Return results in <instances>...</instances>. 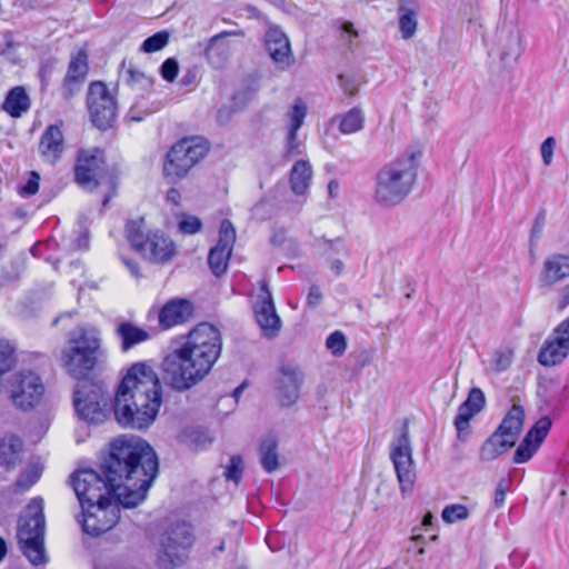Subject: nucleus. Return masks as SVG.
I'll use <instances>...</instances> for the list:
<instances>
[{
  "label": "nucleus",
  "mask_w": 569,
  "mask_h": 569,
  "mask_svg": "<svg viewBox=\"0 0 569 569\" xmlns=\"http://www.w3.org/2000/svg\"><path fill=\"white\" fill-rule=\"evenodd\" d=\"M485 405V395L479 388H472L466 401L459 408L455 418V427L460 438L468 430L470 419L477 415Z\"/></svg>",
  "instance_id": "a878e982"
},
{
  "label": "nucleus",
  "mask_w": 569,
  "mask_h": 569,
  "mask_svg": "<svg viewBox=\"0 0 569 569\" xmlns=\"http://www.w3.org/2000/svg\"><path fill=\"white\" fill-rule=\"evenodd\" d=\"M525 410L519 405H513L508 411L496 433L515 446L523 426Z\"/></svg>",
  "instance_id": "c85d7f7f"
},
{
  "label": "nucleus",
  "mask_w": 569,
  "mask_h": 569,
  "mask_svg": "<svg viewBox=\"0 0 569 569\" xmlns=\"http://www.w3.org/2000/svg\"><path fill=\"white\" fill-rule=\"evenodd\" d=\"M543 229V217H538L532 226L531 236L532 237H539Z\"/></svg>",
  "instance_id": "0e129e2a"
},
{
  "label": "nucleus",
  "mask_w": 569,
  "mask_h": 569,
  "mask_svg": "<svg viewBox=\"0 0 569 569\" xmlns=\"http://www.w3.org/2000/svg\"><path fill=\"white\" fill-rule=\"evenodd\" d=\"M389 456L392 462L402 497L409 496L415 487L417 472L412 458V447L409 437V428L405 423L395 433Z\"/></svg>",
  "instance_id": "1a4fd4ad"
},
{
  "label": "nucleus",
  "mask_w": 569,
  "mask_h": 569,
  "mask_svg": "<svg viewBox=\"0 0 569 569\" xmlns=\"http://www.w3.org/2000/svg\"><path fill=\"white\" fill-rule=\"evenodd\" d=\"M160 70L162 78L168 82H172L174 81L179 72L178 61L174 58H169L164 60Z\"/></svg>",
  "instance_id": "5fc2aeb1"
},
{
  "label": "nucleus",
  "mask_w": 569,
  "mask_h": 569,
  "mask_svg": "<svg viewBox=\"0 0 569 569\" xmlns=\"http://www.w3.org/2000/svg\"><path fill=\"white\" fill-rule=\"evenodd\" d=\"M469 515V509L465 505L452 503L443 508L441 517L445 522L455 523L467 519Z\"/></svg>",
  "instance_id": "37998d69"
},
{
  "label": "nucleus",
  "mask_w": 569,
  "mask_h": 569,
  "mask_svg": "<svg viewBox=\"0 0 569 569\" xmlns=\"http://www.w3.org/2000/svg\"><path fill=\"white\" fill-rule=\"evenodd\" d=\"M316 246L322 254L332 257L333 254H345L346 246L340 238L329 240L326 238H319L316 240Z\"/></svg>",
  "instance_id": "c03bdc74"
},
{
  "label": "nucleus",
  "mask_w": 569,
  "mask_h": 569,
  "mask_svg": "<svg viewBox=\"0 0 569 569\" xmlns=\"http://www.w3.org/2000/svg\"><path fill=\"white\" fill-rule=\"evenodd\" d=\"M421 150L409 148L399 157L385 164L375 180V200L383 207L402 202L412 191Z\"/></svg>",
  "instance_id": "7ed1b4c3"
},
{
  "label": "nucleus",
  "mask_w": 569,
  "mask_h": 569,
  "mask_svg": "<svg viewBox=\"0 0 569 569\" xmlns=\"http://www.w3.org/2000/svg\"><path fill=\"white\" fill-rule=\"evenodd\" d=\"M307 116V106L300 99L296 100L292 104L291 109L287 113L289 123L287 130L297 131L303 124L305 118Z\"/></svg>",
  "instance_id": "ea45409f"
},
{
  "label": "nucleus",
  "mask_w": 569,
  "mask_h": 569,
  "mask_svg": "<svg viewBox=\"0 0 569 569\" xmlns=\"http://www.w3.org/2000/svg\"><path fill=\"white\" fill-rule=\"evenodd\" d=\"M89 247V240L87 234H82L78 238L76 249L84 250Z\"/></svg>",
  "instance_id": "774afa93"
},
{
  "label": "nucleus",
  "mask_w": 569,
  "mask_h": 569,
  "mask_svg": "<svg viewBox=\"0 0 569 569\" xmlns=\"http://www.w3.org/2000/svg\"><path fill=\"white\" fill-rule=\"evenodd\" d=\"M209 149V142L202 137L179 140L167 154L163 163L164 178L171 183L181 181L207 156Z\"/></svg>",
  "instance_id": "6e6552de"
},
{
  "label": "nucleus",
  "mask_w": 569,
  "mask_h": 569,
  "mask_svg": "<svg viewBox=\"0 0 569 569\" xmlns=\"http://www.w3.org/2000/svg\"><path fill=\"white\" fill-rule=\"evenodd\" d=\"M170 34L162 30L144 40V52H156L163 49L169 43Z\"/></svg>",
  "instance_id": "09e8293b"
},
{
  "label": "nucleus",
  "mask_w": 569,
  "mask_h": 569,
  "mask_svg": "<svg viewBox=\"0 0 569 569\" xmlns=\"http://www.w3.org/2000/svg\"><path fill=\"white\" fill-rule=\"evenodd\" d=\"M116 335L121 341V350L123 352H127L142 341V330L126 320L118 323Z\"/></svg>",
  "instance_id": "72a5a7b5"
},
{
  "label": "nucleus",
  "mask_w": 569,
  "mask_h": 569,
  "mask_svg": "<svg viewBox=\"0 0 569 569\" xmlns=\"http://www.w3.org/2000/svg\"><path fill=\"white\" fill-rule=\"evenodd\" d=\"M121 259L126 267L130 270L131 274L136 278H139V261L129 259L123 253L121 254Z\"/></svg>",
  "instance_id": "680f3d73"
},
{
  "label": "nucleus",
  "mask_w": 569,
  "mask_h": 569,
  "mask_svg": "<svg viewBox=\"0 0 569 569\" xmlns=\"http://www.w3.org/2000/svg\"><path fill=\"white\" fill-rule=\"evenodd\" d=\"M243 475V461L240 456H232L229 460V465L226 468L224 477L228 481H232L238 485Z\"/></svg>",
  "instance_id": "49530a36"
},
{
  "label": "nucleus",
  "mask_w": 569,
  "mask_h": 569,
  "mask_svg": "<svg viewBox=\"0 0 569 569\" xmlns=\"http://www.w3.org/2000/svg\"><path fill=\"white\" fill-rule=\"evenodd\" d=\"M326 347L333 356L343 355L347 348L345 335L341 331L332 332L326 340Z\"/></svg>",
  "instance_id": "de8ad7c7"
},
{
  "label": "nucleus",
  "mask_w": 569,
  "mask_h": 569,
  "mask_svg": "<svg viewBox=\"0 0 569 569\" xmlns=\"http://www.w3.org/2000/svg\"><path fill=\"white\" fill-rule=\"evenodd\" d=\"M507 488L503 481H500L495 492V506L501 508L505 503Z\"/></svg>",
  "instance_id": "052dcab7"
},
{
  "label": "nucleus",
  "mask_w": 569,
  "mask_h": 569,
  "mask_svg": "<svg viewBox=\"0 0 569 569\" xmlns=\"http://www.w3.org/2000/svg\"><path fill=\"white\" fill-rule=\"evenodd\" d=\"M44 387L33 371H20L8 380V393L12 403L20 409L33 408L42 398Z\"/></svg>",
  "instance_id": "9b49d317"
},
{
  "label": "nucleus",
  "mask_w": 569,
  "mask_h": 569,
  "mask_svg": "<svg viewBox=\"0 0 569 569\" xmlns=\"http://www.w3.org/2000/svg\"><path fill=\"white\" fill-rule=\"evenodd\" d=\"M513 447L500 433H493L481 447L480 458L483 461H492L509 448Z\"/></svg>",
  "instance_id": "f704fd0d"
},
{
  "label": "nucleus",
  "mask_w": 569,
  "mask_h": 569,
  "mask_svg": "<svg viewBox=\"0 0 569 569\" xmlns=\"http://www.w3.org/2000/svg\"><path fill=\"white\" fill-rule=\"evenodd\" d=\"M264 46L277 69L284 71L293 66L295 57L290 41L279 28L268 29L264 36Z\"/></svg>",
  "instance_id": "dca6fc26"
},
{
  "label": "nucleus",
  "mask_w": 569,
  "mask_h": 569,
  "mask_svg": "<svg viewBox=\"0 0 569 569\" xmlns=\"http://www.w3.org/2000/svg\"><path fill=\"white\" fill-rule=\"evenodd\" d=\"M399 30L402 39L412 38L418 27L419 3L417 0H398Z\"/></svg>",
  "instance_id": "cd10ccee"
},
{
  "label": "nucleus",
  "mask_w": 569,
  "mask_h": 569,
  "mask_svg": "<svg viewBox=\"0 0 569 569\" xmlns=\"http://www.w3.org/2000/svg\"><path fill=\"white\" fill-rule=\"evenodd\" d=\"M302 383L301 372L292 367H283L277 380V396L283 407H290L297 402Z\"/></svg>",
  "instance_id": "412c9836"
},
{
  "label": "nucleus",
  "mask_w": 569,
  "mask_h": 569,
  "mask_svg": "<svg viewBox=\"0 0 569 569\" xmlns=\"http://www.w3.org/2000/svg\"><path fill=\"white\" fill-rule=\"evenodd\" d=\"M569 278V256L553 253L548 256L539 274L541 287H552Z\"/></svg>",
  "instance_id": "5701e85b"
},
{
  "label": "nucleus",
  "mask_w": 569,
  "mask_h": 569,
  "mask_svg": "<svg viewBox=\"0 0 569 569\" xmlns=\"http://www.w3.org/2000/svg\"><path fill=\"white\" fill-rule=\"evenodd\" d=\"M43 535V500L33 498L19 519L17 533L23 553L33 565L46 562Z\"/></svg>",
  "instance_id": "0eeeda50"
},
{
  "label": "nucleus",
  "mask_w": 569,
  "mask_h": 569,
  "mask_svg": "<svg viewBox=\"0 0 569 569\" xmlns=\"http://www.w3.org/2000/svg\"><path fill=\"white\" fill-rule=\"evenodd\" d=\"M556 147V139L548 137L540 146V153L545 166H550L553 159V150Z\"/></svg>",
  "instance_id": "6e6d98bb"
},
{
  "label": "nucleus",
  "mask_w": 569,
  "mask_h": 569,
  "mask_svg": "<svg viewBox=\"0 0 569 569\" xmlns=\"http://www.w3.org/2000/svg\"><path fill=\"white\" fill-rule=\"evenodd\" d=\"M214 440V436L209 430H196L191 435V443L196 450L206 449Z\"/></svg>",
  "instance_id": "8fccbe9b"
},
{
  "label": "nucleus",
  "mask_w": 569,
  "mask_h": 569,
  "mask_svg": "<svg viewBox=\"0 0 569 569\" xmlns=\"http://www.w3.org/2000/svg\"><path fill=\"white\" fill-rule=\"evenodd\" d=\"M259 456L264 471L270 473L279 467L278 440L274 436H267L261 440Z\"/></svg>",
  "instance_id": "473e14b6"
},
{
  "label": "nucleus",
  "mask_w": 569,
  "mask_h": 569,
  "mask_svg": "<svg viewBox=\"0 0 569 569\" xmlns=\"http://www.w3.org/2000/svg\"><path fill=\"white\" fill-rule=\"evenodd\" d=\"M104 157L98 148L81 150L79 152L74 174L77 182L84 189H93L103 178Z\"/></svg>",
  "instance_id": "4468645a"
},
{
  "label": "nucleus",
  "mask_w": 569,
  "mask_h": 569,
  "mask_svg": "<svg viewBox=\"0 0 569 569\" xmlns=\"http://www.w3.org/2000/svg\"><path fill=\"white\" fill-rule=\"evenodd\" d=\"M88 108L93 124L99 129L111 127L117 118L116 99L102 82L91 83L88 93Z\"/></svg>",
  "instance_id": "ddd939ff"
},
{
  "label": "nucleus",
  "mask_w": 569,
  "mask_h": 569,
  "mask_svg": "<svg viewBox=\"0 0 569 569\" xmlns=\"http://www.w3.org/2000/svg\"><path fill=\"white\" fill-rule=\"evenodd\" d=\"M178 229L183 234H194L201 231L202 221L196 216L181 213L179 216Z\"/></svg>",
  "instance_id": "a18cd8bd"
},
{
  "label": "nucleus",
  "mask_w": 569,
  "mask_h": 569,
  "mask_svg": "<svg viewBox=\"0 0 569 569\" xmlns=\"http://www.w3.org/2000/svg\"><path fill=\"white\" fill-rule=\"evenodd\" d=\"M88 72V57L83 50L72 56L67 72V81H81Z\"/></svg>",
  "instance_id": "e433bc0d"
},
{
  "label": "nucleus",
  "mask_w": 569,
  "mask_h": 569,
  "mask_svg": "<svg viewBox=\"0 0 569 569\" xmlns=\"http://www.w3.org/2000/svg\"><path fill=\"white\" fill-rule=\"evenodd\" d=\"M101 346L100 331L92 326H79L68 335L67 346L60 353V365L68 375L84 380L97 365Z\"/></svg>",
  "instance_id": "20e7f679"
},
{
  "label": "nucleus",
  "mask_w": 569,
  "mask_h": 569,
  "mask_svg": "<svg viewBox=\"0 0 569 569\" xmlns=\"http://www.w3.org/2000/svg\"><path fill=\"white\" fill-rule=\"evenodd\" d=\"M141 460L140 437L123 435L114 439L102 473L83 469L71 476L80 506L117 500L124 508L137 507L142 501Z\"/></svg>",
  "instance_id": "f257e3e1"
},
{
  "label": "nucleus",
  "mask_w": 569,
  "mask_h": 569,
  "mask_svg": "<svg viewBox=\"0 0 569 569\" xmlns=\"http://www.w3.org/2000/svg\"><path fill=\"white\" fill-rule=\"evenodd\" d=\"M550 427L551 420L549 418L543 417L539 419L518 446L513 461L516 463H525L530 460L548 435Z\"/></svg>",
  "instance_id": "6ab92c4d"
},
{
  "label": "nucleus",
  "mask_w": 569,
  "mask_h": 569,
  "mask_svg": "<svg viewBox=\"0 0 569 569\" xmlns=\"http://www.w3.org/2000/svg\"><path fill=\"white\" fill-rule=\"evenodd\" d=\"M194 543L196 533L190 522H169L160 537L157 566L159 569H177L184 566L190 559Z\"/></svg>",
  "instance_id": "423d86ee"
},
{
  "label": "nucleus",
  "mask_w": 569,
  "mask_h": 569,
  "mask_svg": "<svg viewBox=\"0 0 569 569\" xmlns=\"http://www.w3.org/2000/svg\"><path fill=\"white\" fill-rule=\"evenodd\" d=\"M552 335L569 348V317L555 328Z\"/></svg>",
  "instance_id": "4d7b16f0"
},
{
  "label": "nucleus",
  "mask_w": 569,
  "mask_h": 569,
  "mask_svg": "<svg viewBox=\"0 0 569 569\" xmlns=\"http://www.w3.org/2000/svg\"><path fill=\"white\" fill-rule=\"evenodd\" d=\"M41 471V468L36 463L28 465L14 485L16 492L29 490L39 480Z\"/></svg>",
  "instance_id": "58836bf2"
},
{
  "label": "nucleus",
  "mask_w": 569,
  "mask_h": 569,
  "mask_svg": "<svg viewBox=\"0 0 569 569\" xmlns=\"http://www.w3.org/2000/svg\"><path fill=\"white\" fill-rule=\"evenodd\" d=\"M236 242V229L229 220H223L219 229L218 243L211 248L208 257V263L216 276L222 274L232 253Z\"/></svg>",
  "instance_id": "2eb2a0df"
},
{
  "label": "nucleus",
  "mask_w": 569,
  "mask_h": 569,
  "mask_svg": "<svg viewBox=\"0 0 569 569\" xmlns=\"http://www.w3.org/2000/svg\"><path fill=\"white\" fill-rule=\"evenodd\" d=\"M301 153L300 141L297 138V131L287 130L284 154L287 158H292Z\"/></svg>",
  "instance_id": "603ef678"
},
{
  "label": "nucleus",
  "mask_w": 569,
  "mask_h": 569,
  "mask_svg": "<svg viewBox=\"0 0 569 569\" xmlns=\"http://www.w3.org/2000/svg\"><path fill=\"white\" fill-rule=\"evenodd\" d=\"M120 77L130 86L138 84L142 78V72L132 66L131 62L127 63L126 61L122 63V68L120 71Z\"/></svg>",
  "instance_id": "3c124183"
},
{
  "label": "nucleus",
  "mask_w": 569,
  "mask_h": 569,
  "mask_svg": "<svg viewBox=\"0 0 569 569\" xmlns=\"http://www.w3.org/2000/svg\"><path fill=\"white\" fill-rule=\"evenodd\" d=\"M29 108L30 99L22 87L11 89L2 104V109L14 118L27 112Z\"/></svg>",
  "instance_id": "2f4dec72"
},
{
  "label": "nucleus",
  "mask_w": 569,
  "mask_h": 569,
  "mask_svg": "<svg viewBox=\"0 0 569 569\" xmlns=\"http://www.w3.org/2000/svg\"><path fill=\"white\" fill-rule=\"evenodd\" d=\"M106 398L100 385L91 380H81L76 385L73 407L78 417L89 423H101L107 415Z\"/></svg>",
  "instance_id": "9d476101"
},
{
  "label": "nucleus",
  "mask_w": 569,
  "mask_h": 569,
  "mask_svg": "<svg viewBox=\"0 0 569 569\" xmlns=\"http://www.w3.org/2000/svg\"><path fill=\"white\" fill-rule=\"evenodd\" d=\"M141 386L142 362H134L123 370L113 400L114 419L124 429L142 428V410L137 401Z\"/></svg>",
  "instance_id": "39448f33"
},
{
  "label": "nucleus",
  "mask_w": 569,
  "mask_h": 569,
  "mask_svg": "<svg viewBox=\"0 0 569 569\" xmlns=\"http://www.w3.org/2000/svg\"><path fill=\"white\" fill-rule=\"evenodd\" d=\"M221 350L222 338L218 328L202 322L171 342L161 369L174 390L187 391L208 376Z\"/></svg>",
  "instance_id": "f03ea898"
},
{
  "label": "nucleus",
  "mask_w": 569,
  "mask_h": 569,
  "mask_svg": "<svg viewBox=\"0 0 569 569\" xmlns=\"http://www.w3.org/2000/svg\"><path fill=\"white\" fill-rule=\"evenodd\" d=\"M322 299V292L319 288V286L313 284L309 288V292L307 296V303L309 307H317Z\"/></svg>",
  "instance_id": "bf43d9fd"
},
{
  "label": "nucleus",
  "mask_w": 569,
  "mask_h": 569,
  "mask_svg": "<svg viewBox=\"0 0 569 569\" xmlns=\"http://www.w3.org/2000/svg\"><path fill=\"white\" fill-rule=\"evenodd\" d=\"M118 501L83 505L80 521L82 530L90 536H99L110 530L119 519Z\"/></svg>",
  "instance_id": "f8f14e48"
},
{
  "label": "nucleus",
  "mask_w": 569,
  "mask_h": 569,
  "mask_svg": "<svg viewBox=\"0 0 569 569\" xmlns=\"http://www.w3.org/2000/svg\"><path fill=\"white\" fill-rule=\"evenodd\" d=\"M159 475V459L154 449L144 441V498Z\"/></svg>",
  "instance_id": "c9c22d12"
},
{
  "label": "nucleus",
  "mask_w": 569,
  "mask_h": 569,
  "mask_svg": "<svg viewBox=\"0 0 569 569\" xmlns=\"http://www.w3.org/2000/svg\"><path fill=\"white\" fill-rule=\"evenodd\" d=\"M261 291L260 301L254 306L256 319L263 335L272 338L281 328V319L276 311L271 292L266 283L261 286Z\"/></svg>",
  "instance_id": "f3484780"
},
{
  "label": "nucleus",
  "mask_w": 569,
  "mask_h": 569,
  "mask_svg": "<svg viewBox=\"0 0 569 569\" xmlns=\"http://www.w3.org/2000/svg\"><path fill=\"white\" fill-rule=\"evenodd\" d=\"M244 33L241 29L222 31L208 40V43L204 49V57L209 64L213 68L220 69L223 68L229 61L232 47L231 43L227 40L229 37H243Z\"/></svg>",
  "instance_id": "a211bd4d"
},
{
  "label": "nucleus",
  "mask_w": 569,
  "mask_h": 569,
  "mask_svg": "<svg viewBox=\"0 0 569 569\" xmlns=\"http://www.w3.org/2000/svg\"><path fill=\"white\" fill-rule=\"evenodd\" d=\"M193 307L186 299H172L168 301L159 312V323L163 329H170L189 320Z\"/></svg>",
  "instance_id": "393cba45"
},
{
  "label": "nucleus",
  "mask_w": 569,
  "mask_h": 569,
  "mask_svg": "<svg viewBox=\"0 0 569 569\" xmlns=\"http://www.w3.org/2000/svg\"><path fill=\"white\" fill-rule=\"evenodd\" d=\"M126 239L140 257L142 254V226L140 220H133L127 224Z\"/></svg>",
  "instance_id": "a19ab883"
},
{
  "label": "nucleus",
  "mask_w": 569,
  "mask_h": 569,
  "mask_svg": "<svg viewBox=\"0 0 569 569\" xmlns=\"http://www.w3.org/2000/svg\"><path fill=\"white\" fill-rule=\"evenodd\" d=\"M568 353L569 348L552 335L541 348L538 360L542 366H556L560 363Z\"/></svg>",
  "instance_id": "7c9ffc66"
},
{
  "label": "nucleus",
  "mask_w": 569,
  "mask_h": 569,
  "mask_svg": "<svg viewBox=\"0 0 569 569\" xmlns=\"http://www.w3.org/2000/svg\"><path fill=\"white\" fill-rule=\"evenodd\" d=\"M166 199L169 203L173 206H180L181 193L176 188H170L167 192Z\"/></svg>",
  "instance_id": "e2e57ef3"
},
{
  "label": "nucleus",
  "mask_w": 569,
  "mask_h": 569,
  "mask_svg": "<svg viewBox=\"0 0 569 569\" xmlns=\"http://www.w3.org/2000/svg\"><path fill=\"white\" fill-rule=\"evenodd\" d=\"M512 359L513 352L511 349L505 348L497 350L490 359L489 368L495 372H502L510 367Z\"/></svg>",
  "instance_id": "79ce46f5"
},
{
  "label": "nucleus",
  "mask_w": 569,
  "mask_h": 569,
  "mask_svg": "<svg viewBox=\"0 0 569 569\" xmlns=\"http://www.w3.org/2000/svg\"><path fill=\"white\" fill-rule=\"evenodd\" d=\"M339 189H340L339 182L337 180H331L328 183L329 197L330 198H336L338 196V193H339Z\"/></svg>",
  "instance_id": "338daca9"
},
{
  "label": "nucleus",
  "mask_w": 569,
  "mask_h": 569,
  "mask_svg": "<svg viewBox=\"0 0 569 569\" xmlns=\"http://www.w3.org/2000/svg\"><path fill=\"white\" fill-rule=\"evenodd\" d=\"M330 269L336 276H340L345 269V263L340 259H333Z\"/></svg>",
  "instance_id": "69168bd1"
},
{
  "label": "nucleus",
  "mask_w": 569,
  "mask_h": 569,
  "mask_svg": "<svg viewBox=\"0 0 569 569\" xmlns=\"http://www.w3.org/2000/svg\"><path fill=\"white\" fill-rule=\"evenodd\" d=\"M500 60L506 64L518 61L523 51L522 33L516 24H503L499 36Z\"/></svg>",
  "instance_id": "aec40b11"
},
{
  "label": "nucleus",
  "mask_w": 569,
  "mask_h": 569,
  "mask_svg": "<svg viewBox=\"0 0 569 569\" xmlns=\"http://www.w3.org/2000/svg\"><path fill=\"white\" fill-rule=\"evenodd\" d=\"M312 167L307 160H298L290 170V188L297 196L307 193L312 180Z\"/></svg>",
  "instance_id": "c756f323"
},
{
  "label": "nucleus",
  "mask_w": 569,
  "mask_h": 569,
  "mask_svg": "<svg viewBox=\"0 0 569 569\" xmlns=\"http://www.w3.org/2000/svg\"><path fill=\"white\" fill-rule=\"evenodd\" d=\"M150 253V260L157 263L167 262L174 254V243L162 232H153L144 241V251Z\"/></svg>",
  "instance_id": "bb28decb"
},
{
  "label": "nucleus",
  "mask_w": 569,
  "mask_h": 569,
  "mask_svg": "<svg viewBox=\"0 0 569 569\" xmlns=\"http://www.w3.org/2000/svg\"><path fill=\"white\" fill-rule=\"evenodd\" d=\"M40 177L36 171H31L29 177L22 186L19 187V193L23 197H29L39 190Z\"/></svg>",
  "instance_id": "864d4df0"
},
{
  "label": "nucleus",
  "mask_w": 569,
  "mask_h": 569,
  "mask_svg": "<svg viewBox=\"0 0 569 569\" xmlns=\"http://www.w3.org/2000/svg\"><path fill=\"white\" fill-rule=\"evenodd\" d=\"M64 150V138L60 126L50 124L42 133L38 151L43 162L56 164Z\"/></svg>",
  "instance_id": "4be33fe9"
},
{
  "label": "nucleus",
  "mask_w": 569,
  "mask_h": 569,
  "mask_svg": "<svg viewBox=\"0 0 569 569\" xmlns=\"http://www.w3.org/2000/svg\"><path fill=\"white\" fill-rule=\"evenodd\" d=\"M151 383L146 393L144 401V429L152 425L162 403V388L157 375L144 367V387Z\"/></svg>",
  "instance_id": "b1692460"
},
{
  "label": "nucleus",
  "mask_w": 569,
  "mask_h": 569,
  "mask_svg": "<svg viewBox=\"0 0 569 569\" xmlns=\"http://www.w3.org/2000/svg\"><path fill=\"white\" fill-rule=\"evenodd\" d=\"M206 547L208 549V552L212 557H217L220 552L224 551L226 549V541L223 538H218L216 540H210L204 542Z\"/></svg>",
  "instance_id": "13d9d810"
},
{
  "label": "nucleus",
  "mask_w": 569,
  "mask_h": 569,
  "mask_svg": "<svg viewBox=\"0 0 569 569\" xmlns=\"http://www.w3.org/2000/svg\"><path fill=\"white\" fill-rule=\"evenodd\" d=\"M365 118L362 111L353 108L340 118L339 130L343 134H351L362 129Z\"/></svg>",
  "instance_id": "4c0bfd02"
}]
</instances>
